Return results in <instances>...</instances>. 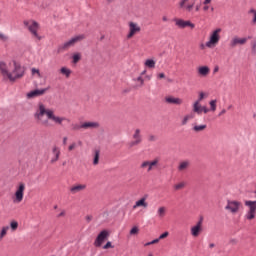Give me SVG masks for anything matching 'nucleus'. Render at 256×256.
<instances>
[{"label":"nucleus","mask_w":256,"mask_h":256,"mask_svg":"<svg viewBox=\"0 0 256 256\" xmlns=\"http://www.w3.org/2000/svg\"><path fill=\"white\" fill-rule=\"evenodd\" d=\"M60 74L64 75V77H66V79H69L71 77V69L67 68V67H62L60 68Z\"/></svg>","instance_id":"29"},{"label":"nucleus","mask_w":256,"mask_h":256,"mask_svg":"<svg viewBox=\"0 0 256 256\" xmlns=\"http://www.w3.org/2000/svg\"><path fill=\"white\" fill-rule=\"evenodd\" d=\"M0 41H9V36L5 35L3 32H0Z\"/></svg>","instance_id":"42"},{"label":"nucleus","mask_w":256,"mask_h":256,"mask_svg":"<svg viewBox=\"0 0 256 256\" xmlns=\"http://www.w3.org/2000/svg\"><path fill=\"white\" fill-rule=\"evenodd\" d=\"M191 119H195L194 113H190V114H187L186 116H184V118L182 119V125H187V123H189V121H191Z\"/></svg>","instance_id":"33"},{"label":"nucleus","mask_w":256,"mask_h":256,"mask_svg":"<svg viewBox=\"0 0 256 256\" xmlns=\"http://www.w3.org/2000/svg\"><path fill=\"white\" fill-rule=\"evenodd\" d=\"M250 13H254V15H255L256 10H255V9H251V10H250Z\"/></svg>","instance_id":"64"},{"label":"nucleus","mask_w":256,"mask_h":256,"mask_svg":"<svg viewBox=\"0 0 256 256\" xmlns=\"http://www.w3.org/2000/svg\"><path fill=\"white\" fill-rule=\"evenodd\" d=\"M167 237H169V232H164L163 234H161L159 236L158 239H160V241H161V239H167Z\"/></svg>","instance_id":"45"},{"label":"nucleus","mask_w":256,"mask_h":256,"mask_svg":"<svg viewBox=\"0 0 256 256\" xmlns=\"http://www.w3.org/2000/svg\"><path fill=\"white\" fill-rule=\"evenodd\" d=\"M85 189H87V184H74L70 187V193L72 195H77V193H81L82 191H85Z\"/></svg>","instance_id":"19"},{"label":"nucleus","mask_w":256,"mask_h":256,"mask_svg":"<svg viewBox=\"0 0 256 256\" xmlns=\"http://www.w3.org/2000/svg\"><path fill=\"white\" fill-rule=\"evenodd\" d=\"M141 33V26L137 22H128V34L127 39H133L134 35Z\"/></svg>","instance_id":"8"},{"label":"nucleus","mask_w":256,"mask_h":256,"mask_svg":"<svg viewBox=\"0 0 256 256\" xmlns=\"http://www.w3.org/2000/svg\"><path fill=\"white\" fill-rule=\"evenodd\" d=\"M81 129H99V127H101V125L99 124V122H95V121H87V122H83L80 125Z\"/></svg>","instance_id":"18"},{"label":"nucleus","mask_w":256,"mask_h":256,"mask_svg":"<svg viewBox=\"0 0 256 256\" xmlns=\"http://www.w3.org/2000/svg\"><path fill=\"white\" fill-rule=\"evenodd\" d=\"M189 165H191V162H189V160L180 162V164L178 165V171H187V169H189Z\"/></svg>","instance_id":"27"},{"label":"nucleus","mask_w":256,"mask_h":256,"mask_svg":"<svg viewBox=\"0 0 256 256\" xmlns=\"http://www.w3.org/2000/svg\"><path fill=\"white\" fill-rule=\"evenodd\" d=\"M149 245H153V243L147 242L144 246H145V247H149Z\"/></svg>","instance_id":"62"},{"label":"nucleus","mask_w":256,"mask_h":256,"mask_svg":"<svg viewBox=\"0 0 256 256\" xmlns=\"http://www.w3.org/2000/svg\"><path fill=\"white\" fill-rule=\"evenodd\" d=\"M246 207H248V211L252 213H256V201L247 200L245 202Z\"/></svg>","instance_id":"26"},{"label":"nucleus","mask_w":256,"mask_h":256,"mask_svg":"<svg viewBox=\"0 0 256 256\" xmlns=\"http://www.w3.org/2000/svg\"><path fill=\"white\" fill-rule=\"evenodd\" d=\"M63 143H64V145L67 143V137L63 138Z\"/></svg>","instance_id":"63"},{"label":"nucleus","mask_w":256,"mask_h":256,"mask_svg":"<svg viewBox=\"0 0 256 256\" xmlns=\"http://www.w3.org/2000/svg\"><path fill=\"white\" fill-rule=\"evenodd\" d=\"M225 113H227V110L222 109L221 112L218 114L219 117L225 115Z\"/></svg>","instance_id":"51"},{"label":"nucleus","mask_w":256,"mask_h":256,"mask_svg":"<svg viewBox=\"0 0 256 256\" xmlns=\"http://www.w3.org/2000/svg\"><path fill=\"white\" fill-rule=\"evenodd\" d=\"M9 66L7 63L0 61V75L3 77L4 81H7V77H9Z\"/></svg>","instance_id":"17"},{"label":"nucleus","mask_w":256,"mask_h":256,"mask_svg":"<svg viewBox=\"0 0 256 256\" xmlns=\"http://www.w3.org/2000/svg\"><path fill=\"white\" fill-rule=\"evenodd\" d=\"M159 167V160L155 158L154 160H144L140 164L141 171H146V173H151Z\"/></svg>","instance_id":"6"},{"label":"nucleus","mask_w":256,"mask_h":256,"mask_svg":"<svg viewBox=\"0 0 256 256\" xmlns=\"http://www.w3.org/2000/svg\"><path fill=\"white\" fill-rule=\"evenodd\" d=\"M203 233V218H201L195 225L190 228V235L194 238L199 237Z\"/></svg>","instance_id":"11"},{"label":"nucleus","mask_w":256,"mask_h":256,"mask_svg":"<svg viewBox=\"0 0 256 256\" xmlns=\"http://www.w3.org/2000/svg\"><path fill=\"white\" fill-rule=\"evenodd\" d=\"M157 77H158L159 79H165V73H159V74L157 75Z\"/></svg>","instance_id":"49"},{"label":"nucleus","mask_w":256,"mask_h":256,"mask_svg":"<svg viewBox=\"0 0 256 256\" xmlns=\"http://www.w3.org/2000/svg\"><path fill=\"white\" fill-rule=\"evenodd\" d=\"M52 155L54 156L51 158L50 163L53 165V163H57V161H59V157H61V148L53 146Z\"/></svg>","instance_id":"20"},{"label":"nucleus","mask_w":256,"mask_h":256,"mask_svg":"<svg viewBox=\"0 0 256 256\" xmlns=\"http://www.w3.org/2000/svg\"><path fill=\"white\" fill-rule=\"evenodd\" d=\"M219 73V66H215L213 69V74Z\"/></svg>","instance_id":"50"},{"label":"nucleus","mask_w":256,"mask_h":256,"mask_svg":"<svg viewBox=\"0 0 256 256\" xmlns=\"http://www.w3.org/2000/svg\"><path fill=\"white\" fill-rule=\"evenodd\" d=\"M179 9H184L188 13L193 11V7H195V2L189 3V0H180L178 3Z\"/></svg>","instance_id":"15"},{"label":"nucleus","mask_w":256,"mask_h":256,"mask_svg":"<svg viewBox=\"0 0 256 256\" xmlns=\"http://www.w3.org/2000/svg\"><path fill=\"white\" fill-rule=\"evenodd\" d=\"M241 207H243L241 202L237 200H228L225 209L226 211H229V213H232V215H237V213H239L241 210Z\"/></svg>","instance_id":"7"},{"label":"nucleus","mask_w":256,"mask_h":256,"mask_svg":"<svg viewBox=\"0 0 256 256\" xmlns=\"http://www.w3.org/2000/svg\"><path fill=\"white\" fill-rule=\"evenodd\" d=\"M209 105H210V111H217V100H211L209 102Z\"/></svg>","instance_id":"36"},{"label":"nucleus","mask_w":256,"mask_h":256,"mask_svg":"<svg viewBox=\"0 0 256 256\" xmlns=\"http://www.w3.org/2000/svg\"><path fill=\"white\" fill-rule=\"evenodd\" d=\"M165 103H167L168 105H181L183 103V100L179 97L166 96Z\"/></svg>","instance_id":"21"},{"label":"nucleus","mask_w":256,"mask_h":256,"mask_svg":"<svg viewBox=\"0 0 256 256\" xmlns=\"http://www.w3.org/2000/svg\"><path fill=\"white\" fill-rule=\"evenodd\" d=\"M7 231H9V226L2 227L0 231V239H3L7 235Z\"/></svg>","instance_id":"35"},{"label":"nucleus","mask_w":256,"mask_h":256,"mask_svg":"<svg viewBox=\"0 0 256 256\" xmlns=\"http://www.w3.org/2000/svg\"><path fill=\"white\" fill-rule=\"evenodd\" d=\"M186 185H187V183H185V181H181V182L174 184L173 189H174V191H181L182 189H185Z\"/></svg>","instance_id":"32"},{"label":"nucleus","mask_w":256,"mask_h":256,"mask_svg":"<svg viewBox=\"0 0 256 256\" xmlns=\"http://www.w3.org/2000/svg\"><path fill=\"white\" fill-rule=\"evenodd\" d=\"M245 217H246V219H248V221H252V219H254L256 217V213L248 210Z\"/></svg>","instance_id":"37"},{"label":"nucleus","mask_w":256,"mask_h":256,"mask_svg":"<svg viewBox=\"0 0 256 256\" xmlns=\"http://www.w3.org/2000/svg\"><path fill=\"white\" fill-rule=\"evenodd\" d=\"M206 97H207V95L204 92H200L198 100H196V101H199V103H201V101H203V99H205Z\"/></svg>","instance_id":"41"},{"label":"nucleus","mask_w":256,"mask_h":256,"mask_svg":"<svg viewBox=\"0 0 256 256\" xmlns=\"http://www.w3.org/2000/svg\"><path fill=\"white\" fill-rule=\"evenodd\" d=\"M252 51H254V53H255V51H256V43L252 44Z\"/></svg>","instance_id":"59"},{"label":"nucleus","mask_w":256,"mask_h":256,"mask_svg":"<svg viewBox=\"0 0 256 256\" xmlns=\"http://www.w3.org/2000/svg\"><path fill=\"white\" fill-rule=\"evenodd\" d=\"M77 149V143L73 142L68 146V151H75Z\"/></svg>","instance_id":"40"},{"label":"nucleus","mask_w":256,"mask_h":256,"mask_svg":"<svg viewBox=\"0 0 256 256\" xmlns=\"http://www.w3.org/2000/svg\"><path fill=\"white\" fill-rule=\"evenodd\" d=\"M205 47H207L206 44H201V45H200V49H205Z\"/></svg>","instance_id":"61"},{"label":"nucleus","mask_w":256,"mask_h":256,"mask_svg":"<svg viewBox=\"0 0 256 256\" xmlns=\"http://www.w3.org/2000/svg\"><path fill=\"white\" fill-rule=\"evenodd\" d=\"M213 0H204L203 5H211Z\"/></svg>","instance_id":"52"},{"label":"nucleus","mask_w":256,"mask_h":256,"mask_svg":"<svg viewBox=\"0 0 256 256\" xmlns=\"http://www.w3.org/2000/svg\"><path fill=\"white\" fill-rule=\"evenodd\" d=\"M162 21H164V23H167V21H169V18H167V16H163Z\"/></svg>","instance_id":"57"},{"label":"nucleus","mask_w":256,"mask_h":256,"mask_svg":"<svg viewBox=\"0 0 256 256\" xmlns=\"http://www.w3.org/2000/svg\"><path fill=\"white\" fill-rule=\"evenodd\" d=\"M132 141L128 143V147L132 149V147H137V145H141L143 138L141 136V129H136L132 135Z\"/></svg>","instance_id":"10"},{"label":"nucleus","mask_w":256,"mask_h":256,"mask_svg":"<svg viewBox=\"0 0 256 256\" xmlns=\"http://www.w3.org/2000/svg\"><path fill=\"white\" fill-rule=\"evenodd\" d=\"M148 141H151V142L157 141V136H155V135H150V136L148 137Z\"/></svg>","instance_id":"48"},{"label":"nucleus","mask_w":256,"mask_h":256,"mask_svg":"<svg viewBox=\"0 0 256 256\" xmlns=\"http://www.w3.org/2000/svg\"><path fill=\"white\" fill-rule=\"evenodd\" d=\"M65 215H66L65 210H62V211L59 213L58 217H65Z\"/></svg>","instance_id":"54"},{"label":"nucleus","mask_w":256,"mask_h":256,"mask_svg":"<svg viewBox=\"0 0 256 256\" xmlns=\"http://www.w3.org/2000/svg\"><path fill=\"white\" fill-rule=\"evenodd\" d=\"M23 197H25V183L20 182L16 188V192L14 194L13 202L21 203L23 201Z\"/></svg>","instance_id":"9"},{"label":"nucleus","mask_w":256,"mask_h":256,"mask_svg":"<svg viewBox=\"0 0 256 256\" xmlns=\"http://www.w3.org/2000/svg\"><path fill=\"white\" fill-rule=\"evenodd\" d=\"M248 39L243 37L240 38L239 36H234L230 41V47L235 48L237 45H246Z\"/></svg>","instance_id":"16"},{"label":"nucleus","mask_w":256,"mask_h":256,"mask_svg":"<svg viewBox=\"0 0 256 256\" xmlns=\"http://www.w3.org/2000/svg\"><path fill=\"white\" fill-rule=\"evenodd\" d=\"M139 207H143L144 209H147V207H149V203H147V196H144L136 201L133 209H137Z\"/></svg>","instance_id":"23"},{"label":"nucleus","mask_w":256,"mask_h":256,"mask_svg":"<svg viewBox=\"0 0 256 256\" xmlns=\"http://www.w3.org/2000/svg\"><path fill=\"white\" fill-rule=\"evenodd\" d=\"M139 233V228L137 226H134L131 230H130V235H137Z\"/></svg>","instance_id":"39"},{"label":"nucleus","mask_w":256,"mask_h":256,"mask_svg":"<svg viewBox=\"0 0 256 256\" xmlns=\"http://www.w3.org/2000/svg\"><path fill=\"white\" fill-rule=\"evenodd\" d=\"M34 117L37 123H39V125H42V127H50L51 123H49V121H51L54 125H58L60 127H62L64 123H69L70 121L69 118L65 116L56 115L55 111L47 109V107L43 103L38 104Z\"/></svg>","instance_id":"1"},{"label":"nucleus","mask_w":256,"mask_h":256,"mask_svg":"<svg viewBox=\"0 0 256 256\" xmlns=\"http://www.w3.org/2000/svg\"><path fill=\"white\" fill-rule=\"evenodd\" d=\"M10 227H11L12 231H17V229L19 227V223L17 221H12L10 223Z\"/></svg>","instance_id":"38"},{"label":"nucleus","mask_w":256,"mask_h":256,"mask_svg":"<svg viewBox=\"0 0 256 256\" xmlns=\"http://www.w3.org/2000/svg\"><path fill=\"white\" fill-rule=\"evenodd\" d=\"M136 81H138V83H140V87H143V85H145V80L143 79V76H139Z\"/></svg>","instance_id":"43"},{"label":"nucleus","mask_w":256,"mask_h":256,"mask_svg":"<svg viewBox=\"0 0 256 256\" xmlns=\"http://www.w3.org/2000/svg\"><path fill=\"white\" fill-rule=\"evenodd\" d=\"M10 67H12V70L8 73L6 81H11L12 83H15V81L24 77L25 67L21 66L19 62L12 61V63H10Z\"/></svg>","instance_id":"2"},{"label":"nucleus","mask_w":256,"mask_h":256,"mask_svg":"<svg viewBox=\"0 0 256 256\" xmlns=\"http://www.w3.org/2000/svg\"><path fill=\"white\" fill-rule=\"evenodd\" d=\"M202 112H203V113H209V110H208L207 107L202 106Z\"/></svg>","instance_id":"55"},{"label":"nucleus","mask_w":256,"mask_h":256,"mask_svg":"<svg viewBox=\"0 0 256 256\" xmlns=\"http://www.w3.org/2000/svg\"><path fill=\"white\" fill-rule=\"evenodd\" d=\"M223 30L221 28H216L212 32H210L208 41L206 42V47L208 49H214V47H217L219 45V42L221 41V32Z\"/></svg>","instance_id":"4"},{"label":"nucleus","mask_w":256,"mask_h":256,"mask_svg":"<svg viewBox=\"0 0 256 256\" xmlns=\"http://www.w3.org/2000/svg\"><path fill=\"white\" fill-rule=\"evenodd\" d=\"M81 61V53H74L72 56V63L77 64Z\"/></svg>","instance_id":"34"},{"label":"nucleus","mask_w":256,"mask_h":256,"mask_svg":"<svg viewBox=\"0 0 256 256\" xmlns=\"http://www.w3.org/2000/svg\"><path fill=\"white\" fill-rule=\"evenodd\" d=\"M147 74V70H143L140 74V77H143V75H146Z\"/></svg>","instance_id":"60"},{"label":"nucleus","mask_w":256,"mask_h":256,"mask_svg":"<svg viewBox=\"0 0 256 256\" xmlns=\"http://www.w3.org/2000/svg\"><path fill=\"white\" fill-rule=\"evenodd\" d=\"M109 235H110L109 230H102L96 237L94 241V245L96 247H101V245H103V243H105V241L109 239Z\"/></svg>","instance_id":"12"},{"label":"nucleus","mask_w":256,"mask_h":256,"mask_svg":"<svg viewBox=\"0 0 256 256\" xmlns=\"http://www.w3.org/2000/svg\"><path fill=\"white\" fill-rule=\"evenodd\" d=\"M101 157V150L95 149L93 151V165H99V159Z\"/></svg>","instance_id":"25"},{"label":"nucleus","mask_w":256,"mask_h":256,"mask_svg":"<svg viewBox=\"0 0 256 256\" xmlns=\"http://www.w3.org/2000/svg\"><path fill=\"white\" fill-rule=\"evenodd\" d=\"M202 108L203 106H201V102L195 101L193 104V113H197V115H201Z\"/></svg>","instance_id":"28"},{"label":"nucleus","mask_w":256,"mask_h":256,"mask_svg":"<svg viewBox=\"0 0 256 256\" xmlns=\"http://www.w3.org/2000/svg\"><path fill=\"white\" fill-rule=\"evenodd\" d=\"M111 248H113V245L109 241L103 246V249H111Z\"/></svg>","instance_id":"46"},{"label":"nucleus","mask_w":256,"mask_h":256,"mask_svg":"<svg viewBox=\"0 0 256 256\" xmlns=\"http://www.w3.org/2000/svg\"><path fill=\"white\" fill-rule=\"evenodd\" d=\"M24 26L27 27L28 31H30L32 38L35 39V41H41L43 39V36L39 35V29H41V26L37 23L35 20H25Z\"/></svg>","instance_id":"3"},{"label":"nucleus","mask_w":256,"mask_h":256,"mask_svg":"<svg viewBox=\"0 0 256 256\" xmlns=\"http://www.w3.org/2000/svg\"><path fill=\"white\" fill-rule=\"evenodd\" d=\"M32 75H38V77H41V73L39 72V69L32 68Z\"/></svg>","instance_id":"44"},{"label":"nucleus","mask_w":256,"mask_h":256,"mask_svg":"<svg viewBox=\"0 0 256 256\" xmlns=\"http://www.w3.org/2000/svg\"><path fill=\"white\" fill-rule=\"evenodd\" d=\"M156 215L158 219H164L165 215H167V207L165 206L158 207L156 211Z\"/></svg>","instance_id":"24"},{"label":"nucleus","mask_w":256,"mask_h":256,"mask_svg":"<svg viewBox=\"0 0 256 256\" xmlns=\"http://www.w3.org/2000/svg\"><path fill=\"white\" fill-rule=\"evenodd\" d=\"M78 129H82L81 125H75L73 128L74 131H78Z\"/></svg>","instance_id":"56"},{"label":"nucleus","mask_w":256,"mask_h":256,"mask_svg":"<svg viewBox=\"0 0 256 256\" xmlns=\"http://www.w3.org/2000/svg\"><path fill=\"white\" fill-rule=\"evenodd\" d=\"M151 78H152L151 75H146V76H145V79H146L147 81H151Z\"/></svg>","instance_id":"58"},{"label":"nucleus","mask_w":256,"mask_h":256,"mask_svg":"<svg viewBox=\"0 0 256 256\" xmlns=\"http://www.w3.org/2000/svg\"><path fill=\"white\" fill-rule=\"evenodd\" d=\"M157 62H155V60L153 59H147L144 62L145 67H147V69H155V65Z\"/></svg>","instance_id":"30"},{"label":"nucleus","mask_w":256,"mask_h":256,"mask_svg":"<svg viewBox=\"0 0 256 256\" xmlns=\"http://www.w3.org/2000/svg\"><path fill=\"white\" fill-rule=\"evenodd\" d=\"M160 239L159 238H156L154 240L151 241L152 245H155L157 243H159Z\"/></svg>","instance_id":"53"},{"label":"nucleus","mask_w":256,"mask_h":256,"mask_svg":"<svg viewBox=\"0 0 256 256\" xmlns=\"http://www.w3.org/2000/svg\"><path fill=\"white\" fill-rule=\"evenodd\" d=\"M85 39V34H80L77 36L72 37L70 40L64 42L62 45L58 47V53H61L63 51H69L71 47H75L77 43H81Z\"/></svg>","instance_id":"5"},{"label":"nucleus","mask_w":256,"mask_h":256,"mask_svg":"<svg viewBox=\"0 0 256 256\" xmlns=\"http://www.w3.org/2000/svg\"><path fill=\"white\" fill-rule=\"evenodd\" d=\"M197 73L199 77H208L211 73V69L209 68V66H200L197 68Z\"/></svg>","instance_id":"22"},{"label":"nucleus","mask_w":256,"mask_h":256,"mask_svg":"<svg viewBox=\"0 0 256 256\" xmlns=\"http://www.w3.org/2000/svg\"><path fill=\"white\" fill-rule=\"evenodd\" d=\"M175 25L178 29H185L186 27H190V29H195V24H193L189 20H183L181 18L174 19Z\"/></svg>","instance_id":"13"},{"label":"nucleus","mask_w":256,"mask_h":256,"mask_svg":"<svg viewBox=\"0 0 256 256\" xmlns=\"http://www.w3.org/2000/svg\"><path fill=\"white\" fill-rule=\"evenodd\" d=\"M209 9H211V6H210L209 4H204V6H203V11H204L205 13H207V11H209Z\"/></svg>","instance_id":"47"},{"label":"nucleus","mask_w":256,"mask_h":256,"mask_svg":"<svg viewBox=\"0 0 256 256\" xmlns=\"http://www.w3.org/2000/svg\"><path fill=\"white\" fill-rule=\"evenodd\" d=\"M46 91H49V88L35 89L26 94L27 99H35V97H41L45 95Z\"/></svg>","instance_id":"14"},{"label":"nucleus","mask_w":256,"mask_h":256,"mask_svg":"<svg viewBox=\"0 0 256 256\" xmlns=\"http://www.w3.org/2000/svg\"><path fill=\"white\" fill-rule=\"evenodd\" d=\"M205 129H207V124L194 125L193 127L195 133H201L202 131H205Z\"/></svg>","instance_id":"31"}]
</instances>
